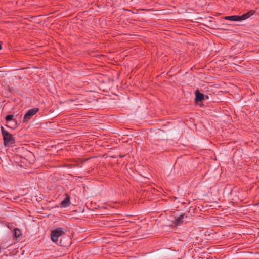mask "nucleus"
<instances>
[{
	"instance_id": "obj_1",
	"label": "nucleus",
	"mask_w": 259,
	"mask_h": 259,
	"mask_svg": "<svg viewBox=\"0 0 259 259\" xmlns=\"http://www.w3.org/2000/svg\"><path fill=\"white\" fill-rule=\"evenodd\" d=\"M1 130L4 145L5 146H12L14 145L15 144V140L13 138L12 134L5 130L3 126L1 127Z\"/></svg>"
},
{
	"instance_id": "obj_2",
	"label": "nucleus",
	"mask_w": 259,
	"mask_h": 259,
	"mask_svg": "<svg viewBox=\"0 0 259 259\" xmlns=\"http://www.w3.org/2000/svg\"><path fill=\"white\" fill-rule=\"evenodd\" d=\"M66 232V230H64L61 227H58L52 230L51 233V238L52 241L54 242L57 243L58 238L60 237L61 235L65 234Z\"/></svg>"
},
{
	"instance_id": "obj_3",
	"label": "nucleus",
	"mask_w": 259,
	"mask_h": 259,
	"mask_svg": "<svg viewBox=\"0 0 259 259\" xmlns=\"http://www.w3.org/2000/svg\"><path fill=\"white\" fill-rule=\"evenodd\" d=\"M195 102L196 104H199L200 106L203 105V104H199V102H202L205 99H208L207 95H204L203 93H201L198 89H197L195 92Z\"/></svg>"
},
{
	"instance_id": "obj_4",
	"label": "nucleus",
	"mask_w": 259,
	"mask_h": 259,
	"mask_svg": "<svg viewBox=\"0 0 259 259\" xmlns=\"http://www.w3.org/2000/svg\"><path fill=\"white\" fill-rule=\"evenodd\" d=\"M39 111V108H34L27 111V112L24 115L23 122H27L30 119L31 117L36 114Z\"/></svg>"
},
{
	"instance_id": "obj_5",
	"label": "nucleus",
	"mask_w": 259,
	"mask_h": 259,
	"mask_svg": "<svg viewBox=\"0 0 259 259\" xmlns=\"http://www.w3.org/2000/svg\"><path fill=\"white\" fill-rule=\"evenodd\" d=\"M13 115H7L5 117V119L7 123L10 122H14V124L8 125L7 126L11 128L15 129L18 127V122L16 119H13Z\"/></svg>"
},
{
	"instance_id": "obj_6",
	"label": "nucleus",
	"mask_w": 259,
	"mask_h": 259,
	"mask_svg": "<svg viewBox=\"0 0 259 259\" xmlns=\"http://www.w3.org/2000/svg\"><path fill=\"white\" fill-rule=\"evenodd\" d=\"M70 196L68 194H66V198L61 202L60 205L62 207H67L70 205Z\"/></svg>"
},
{
	"instance_id": "obj_7",
	"label": "nucleus",
	"mask_w": 259,
	"mask_h": 259,
	"mask_svg": "<svg viewBox=\"0 0 259 259\" xmlns=\"http://www.w3.org/2000/svg\"><path fill=\"white\" fill-rule=\"evenodd\" d=\"M185 214H181L179 217L176 218L175 220L173 221L174 224L176 225L179 226L181 225L183 222V219L184 218Z\"/></svg>"
},
{
	"instance_id": "obj_8",
	"label": "nucleus",
	"mask_w": 259,
	"mask_h": 259,
	"mask_svg": "<svg viewBox=\"0 0 259 259\" xmlns=\"http://www.w3.org/2000/svg\"><path fill=\"white\" fill-rule=\"evenodd\" d=\"M22 236V233L21 230L17 228H16L14 230V236L16 238V239H19L20 240V238Z\"/></svg>"
},
{
	"instance_id": "obj_9",
	"label": "nucleus",
	"mask_w": 259,
	"mask_h": 259,
	"mask_svg": "<svg viewBox=\"0 0 259 259\" xmlns=\"http://www.w3.org/2000/svg\"><path fill=\"white\" fill-rule=\"evenodd\" d=\"M224 19L227 20L237 21V15L228 16L225 17Z\"/></svg>"
},
{
	"instance_id": "obj_10",
	"label": "nucleus",
	"mask_w": 259,
	"mask_h": 259,
	"mask_svg": "<svg viewBox=\"0 0 259 259\" xmlns=\"http://www.w3.org/2000/svg\"><path fill=\"white\" fill-rule=\"evenodd\" d=\"M255 13V11L253 10H250L248 11V12L246 13L245 14H244V16L245 18V19H247L249 17H250L251 16H252L254 13Z\"/></svg>"
},
{
	"instance_id": "obj_11",
	"label": "nucleus",
	"mask_w": 259,
	"mask_h": 259,
	"mask_svg": "<svg viewBox=\"0 0 259 259\" xmlns=\"http://www.w3.org/2000/svg\"><path fill=\"white\" fill-rule=\"evenodd\" d=\"M237 21L244 20L246 19L243 14L241 16L237 15Z\"/></svg>"
},
{
	"instance_id": "obj_12",
	"label": "nucleus",
	"mask_w": 259,
	"mask_h": 259,
	"mask_svg": "<svg viewBox=\"0 0 259 259\" xmlns=\"http://www.w3.org/2000/svg\"><path fill=\"white\" fill-rule=\"evenodd\" d=\"M76 166L78 167H81L82 163L80 162H77L76 164Z\"/></svg>"
},
{
	"instance_id": "obj_13",
	"label": "nucleus",
	"mask_w": 259,
	"mask_h": 259,
	"mask_svg": "<svg viewBox=\"0 0 259 259\" xmlns=\"http://www.w3.org/2000/svg\"><path fill=\"white\" fill-rule=\"evenodd\" d=\"M8 124H9V125H12V124H14V122H10Z\"/></svg>"
},
{
	"instance_id": "obj_14",
	"label": "nucleus",
	"mask_w": 259,
	"mask_h": 259,
	"mask_svg": "<svg viewBox=\"0 0 259 259\" xmlns=\"http://www.w3.org/2000/svg\"><path fill=\"white\" fill-rule=\"evenodd\" d=\"M60 244L61 246H64V244H62L61 241L60 242Z\"/></svg>"
},
{
	"instance_id": "obj_15",
	"label": "nucleus",
	"mask_w": 259,
	"mask_h": 259,
	"mask_svg": "<svg viewBox=\"0 0 259 259\" xmlns=\"http://www.w3.org/2000/svg\"><path fill=\"white\" fill-rule=\"evenodd\" d=\"M2 49V46H1V44H0V50Z\"/></svg>"
},
{
	"instance_id": "obj_16",
	"label": "nucleus",
	"mask_w": 259,
	"mask_h": 259,
	"mask_svg": "<svg viewBox=\"0 0 259 259\" xmlns=\"http://www.w3.org/2000/svg\"><path fill=\"white\" fill-rule=\"evenodd\" d=\"M124 157V155H123V156H120V157Z\"/></svg>"
}]
</instances>
